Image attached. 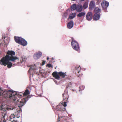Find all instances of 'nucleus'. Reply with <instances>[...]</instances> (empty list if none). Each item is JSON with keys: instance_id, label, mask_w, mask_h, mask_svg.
Returning <instances> with one entry per match:
<instances>
[{"instance_id": "36", "label": "nucleus", "mask_w": 122, "mask_h": 122, "mask_svg": "<svg viewBox=\"0 0 122 122\" xmlns=\"http://www.w3.org/2000/svg\"><path fill=\"white\" fill-rule=\"evenodd\" d=\"M49 57H47V60H48L49 59Z\"/></svg>"}, {"instance_id": "13", "label": "nucleus", "mask_w": 122, "mask_h": 122, "mask_svg": "<svg viewBox=\"0 0 122 122\" xmlns=\"http://www.w3.org/2000/svg\"><path fill=\"white\" fill-rule=\"evenodd\" d=\"M83 9V6L81 4H79L77 5L76 7V11L78 12H81Z\"/></svg>"}, {"instance_id": "23", "label": "nucleus", "mask_w": 122, "mask_h": 122, "mask_svg": "<svg viewBox=\"0 0 122 122\" xmlns=\"http://www.w3.org/2000/svg\"><path fill=\"white\" fill-rule=\"evenodd\" d=\"M68 16V13L66 11L64 12L63 15L62 17V18L65 20L66 19Z\"/></svg>"}, {"instance_id": "25", "label": "nucleus", "mask_w": 122, "mask_h": 122, "mask_svg": "<svg viewBox=\"0 0 122 122\" xmlns=\"http://www.w3.org/2000/svg\"><path fill=\"white\" fill-rule=\"evenodd\" d=\"M94 11L96 13H99L101 11V10L98 7H96L95 8Z\"/></svg>"}, {"instance_id": "38", "label": "nucleus", "mask_w": 122, "mask_h": 122, "mask_svg": "<svg viewBox=\"0 0 122 122\" xmlns=\"http://www.w3.org/2000/svg\"><path fill=\"white\" fill-rule=\"evenodd\" d=\"M64 94H65L64 93V94H63V95H62L63 96V97H64L63 98V99L64 98Z\"/></svg>"}, {"instance_id": "17", "label": "nucleus", "mask_w": 122, "mask_h": 122, "mask_svg": "<svg viewBox=\"0 0 122 122\" xmlns=\"http://www.w3.org/2000/svg\"><path fill=\"white\" fill-rule=\"evenodd\" d=\"M76 15V13H72L69 16V19H72L75 17Z\"/></svg>"}, {"instance_id": "15", "label": "nucleus", "mask_w": 122, "mask_h": 122, "mask_svg": "<svg viewBox=\"0 0 122 122\" xmlns=\"http://www.w3.org/2000/svg\"><path fill=\"white\" fill-rule=\"evenodd\" d=\"M52 75L55 78V79L59 80L60 77L59 75L58 74L56 71H55L52 73Z\"/></svg>"}, {"instance_id": "1", "label": "nucleus", "mask_w": 122, "mask_h": 122, "mask_svg": "<svg viewBox=\"0 0 122 122\" xmlns=\"http://www.w3.org/2000/svg\"><path fill=\"white\" fill-rule=\"evenodd\" d=\"M22 94L13 90H5L4 92L3 88L0 87V96H3L5 98L9 97L11 101L17 105L19 109H15V112L14 114L16 117L18 118L20 117V113L22 112L21 107L24 106L28 100L27 98H23L21 101L19 102V100L22 97Z\"/></svg>"}, {"instance_id": "20", "label": "nucleus", "mask_w": 122, "mask_h": 122, "mask_svg": "<svg viewBox=\"0 0 122 122\" xmlns=\"http://www.w3.org/2000/svg\"><path fill=\"white\" fill-rule=\"evenodd\" d=\"M86 15L85 13L84 12H80L77 15V17H80L82 16H84Z\"/></svg>"}, {"instance_id": "19", "label": "nucleus", "mask_w": 122, "mask_h": 122, "mask_svg": "<svg viewBox=\"0 0 122 122\" xmlns=\"http://www.w3.org/2000/svg\"><path fill=\"white\" fill-rule=\"evenodd\" d=\"M6 115V112L4 113L2 115V117L1 118V121L0 122L3 121V122H7V121L5 119V117Z\"/></svg>"}, {"instance_id": "42", "label": "nucleus", "mask_w": 122, "mask_h": 122, "mask_svg": "<svg viewBox=\"0 0 122 122\" xmlns=\"http://www.w3.org/2000/svg\"><path fill=\"white\" fill-rule=\"evenodd\" d=\"M72 1H75V0H71Z\"/></svg>"}, {"instance_id": "14", "label": "nucleus", "mask_w": 122, "mask_h": 122, "mask_svg": "<svg viewBox=\"0 0 122 122\" xmlns=\"http://www.w3.org/2000/svg\"><path fill=\"white\" fill-rule=\"evenodd\" d=\"M100 14H95L94 16L93 19L94 20L96 21L99 20L100 19Z\"/></svg>"}, {"instance_id": "8", "label": "nucleus", "mask_w": 122, "mask_h": 122, "mask_svg": "<svg viewBox=\"0 0 122 122\" xmlns=\"http://www.w3.org/2000/svg\"><path fill=\"white\" fill-rule=\"evenodd\" d=\"M42 53L40 51H38L36 52L34 54L33 57L35 59H38L41 56Z\"/></svg>"}, {"instance_id": "5", "label": "nucleus", "mask_w": 122, "mask_h": 122, "mask_svg": "<svg viewBox=\"0 0 122 122\" xmlns=\"http://www.w3.org/2000/svg\"><path fill=\"white\" fill-rule=\"evenodd\" d=\"M73 49L75 51L79 53L80 52V48L78 43L75 40H72L71 42Z\"/></svg>"}, {"instance_id": "29", "label": "nucleus", "mask_w": 122, "mask_h": 122, "mask_svg": "<svg viewBox=\"0 0 122 122\" xmlns=\"http://www.w3.org/2000/svg\"><path fill=\"white\" fill-rule=\"evenodd\" d=\"M0 111H6V109L4 108H0Z\"/></svg>"}, {"instance_id": "3", "label": "nucleus", "mask_w": 122, "mask_h": 122, "mask_svg": "<svg viewBox=\"0 0 122 122\" xmlns=\"http://www.w3.org/2000/svg\"><path fill=\"white\" fill-rule=\"evenodd\" d=\"M15 42L18 44L23 46H25L27 44V41L24 39L19 37H15Z\"/></svg>"}, {"instance_id": "27", "label": "nucleus", "mask_w": 122, "mask_h": 122, "mask_svg": "<svg viewBox=\"0 0 122 122\" xmlns=\"http://www.w3.org/2000/svg\"><path fill=\"white\" fill-rule=\"evenodd\" d=\"M85 88V86L84 85H82L79 87V91L80 92L82 90H83Z\"/></svg>"}, {"instance_id": "7", "label": "nucleus", "mask_w": 122, "mask_h": 122, "mask_svg": "<svg viewBox=\"0 0 122 122\" xmlns=\"http://www.w3.org/2000/svg\"><path fill=\"white\" fill-rule=\"evenodd\" d=\"M80 66H76L75 67L76 69L77 70V72L76 73L77 75L79 77L81 76V73L80 71V70H81V69L84 71L86 70V69L85 68H80Z\"/></svg>"}, {"instance_id": "40", "label": "nucleus", "mask_w": 122, "mask_h": 122, "mask_svg": "<svg viewBox=\"0 0 122 122\" xmlns=\"http://www.w3.org/2000/svg\"><path fill=\"white\" fill-rule=\"evenodd\" d=\"M73 91H76V90L75 89H73Z\"/></svg>"}, {"instance_id": "26", "label": "nucleus", "mask_w": 122, "mask_h": 122, "mask_svg": "<svg viewBox=\"0 0 122 122\" xmlns=\"http://www.w3.org/2000/svg\"><path fill=\"white\" fill-rule=\"evenodd\" d=\"M7 109L9 110H15V109H16V107H8L7 108Z\"/></svg>"}, {"instance_id": "39", "label": "nucleus", "mask_w": 122, "mask_h": 122, "mask_svg": "<svg viewBox=\"0 0 122 122\" xmlns=\"http://www.w3.org/2000/svg\"><path fill=\"white\" fill-rule=\"evenodd\" d=\"M68 120H67V118H66V122H68Z\"/></svg>"}, {"instance_id": "30", "label": "nucleus", "mask_w": 122, "mask_h": 122, "mask_svg": "<svg viewBox=\"0 0 122 122\" xmlns=\"http://www.w3.org/2000/svg\"><path fill=\"white\" fill-rule=\"evenodd\" d=\"M47 66L49 67L52 68L53 67L52 65H51V64H47Z\"/></svg>"}, {"instance_id": "34", "label": "nucleus", "mask_w": 122, "mask_h": 122, "mask_svg": "<svg viewBox=\"0 0 122 122\" xmlns=\"http://www.w3.org/2000/svg\"><path fill=\"white\" fill-rule=\"evenodd\" d=\"M45 62H46V61H43L42 62V65L43 66V65H44V64H45Z\"/></svg>"}, {"instance_id": "41", "label": "nucleus", "mask_w": 122, "mask_h": 122, "mask_svg": "<svg viewBox=\"0 0 122 122\" xmlns=\"http://www.w3.org/2000/svg\"><path fill=\"white\" fill-rule=\"evenodd\" d=\"M52 60H54V58L53 57H52Z\"/></svg>"}, {"instance_id": "32", "label": "nucleus", "mask_w": 122, "mask_h": 122, "mask_svg": "<svg viewBox=\"0 0 122 122\" xmlns=\"http://www.w3.org/2000/svg\"><path fill=\"white\" fill-rule=\"evenodd\" d=\"M63 105L64 107H66L67 106L66 103V102H64Z\"/></svg>"}, {"instance_id": "11", "label": "nucleus", "mask_w": 122, "mask_h": 122, "mask_svg": "<svg viewBox=\"0 0 122 122\" xmlns=\"http://www.w3.org/2000/svg\"><path fill=\"white\" fill-rule=\"evenodd\" d=\"M56 110L58 111L62 112L65 111L66 110V109L65 108H64L62 107H61L60 105H58L56 106Z\"/></svg>"}, {"instance_id": "37", "label": "nucleus", "mask_w": 122, "mask_h": 122, "mask_svg": "<svg viewBox=\"0 0 122 122\" xmlns=\"http://www.w3.org/2000/svg\"><path fill=\"white\" fill-rule=\"evenodd\" d=\"M81 1L83 2L85 0H80Z\"/></svg>"}, {"instance_id": "10", "label": "nucleus", "mask_w": 122, "mask_h": 122, "mask_svg": "<svg viewBox=\"0 0 122 122\" xmlns=\"http://www.w3.org/2000/svg\"><path fill=\"white\" fill-rule=\"evenodd\" d=\"M92 13L91 12H88L86 15V19L88 21H91L92 19Z\"/></svg>"}, {"instance_id": "33", "label": "nucleus", "mask_w": 122, "mask_h": 122, "mask_svg": "<svg viewBox=\"0 0 122 122\" xmlns=\"http://www.w3.org/2000/svg\"><path fill=\"white\" fill-rule=\"evenodd\" d=\"M71 82H69L68 84V87H71Z\"/></svg>"}, {"instance_id": "28", "label": "nucleus", "mask_w": 122, "mask_h": 122, "mask_svg": "<svg viewBox=\"0 0 122 122\" xmlns=\"http://www.w3.org/2000/svg\"><path fill=\"white\" fill-rule=\"evenodd\" d=\"M29 91L28 89H26L25 92L24 93L23 95L26 96L29 94Z\"/></svg>"}, {"instance_id": "18", "label": "nucleus", "mask_w": 122, "mask_h": 122, "mask_svg": "<svg viewBox=\"0 0 122 122\" xmlns=\"http://www.w3.org/2000/svg\"><path fill=\"white\" fill-rule=\"evenodd\" d=\"M58 74L61 77L63 78H64L65 77V76H67L66 74V73H64L62 72H59L58 73Z\"/></svg>"}, {"instance_id": "22", "label": "nucleus", "mask_w": 122, "mask_h": 122, "mask_svg": "<svg viewBox=\"0 0 122 122\" xmlns=\"http://www.w3.org/2000/svg\"><path fill=\"white\" fill-rule=\"evenodd\" d=\"M88 3L87 2H85L84 3L83 7L84 9H86L88 7Z\"/></svg>"}, {"instance_id": "35", "label": "nucleus", "mask_w": 122, "mask_h": 122, "mask_svg": "<svg viewBox=\"0 0 122 122\" xmlns=\"http://www.w3.org/2000/svg\"><path fill=\"white\" fill-rule=\"evenodd\" d=\"M12 122H17V121H15V120H13Z\"/></svg>"}, {"instance_id": "6", "label": "nucleus", "mask_w": 122, "mask_h": 122, "mask_svg": "<svg viewBox=\"0 0 122 122\" xmlns=\"http://www.w3.org/2000/svg\"><path fill=\"white\" fill-rule=\"evenodd\" d=\"M109 5V3L107 1H105V2L103 1L101 3V5L103 8V9L105 12H108L107 8L108 7Z\"/></svg>"}, {"instance_id": "2", "label": "nucleus", "mask_w": 122, "mask_h": 122, "mask_svg": "<svg viewBox=\"0 0 122 122\" xmlns=\"http://www.w3.org/2000/svg\"><path fill=\"white\" fill-rule=\"evenodd\" d=\"M15 55V52L11 50L8 51L7 55L4 57H2L0 61V64L5 66L7 65L8 68H10L12 66V63L10 61L15 62L16 60L19 58L16 56H14Z\"/></svg>"}, {"instance_id": "43", "label": "nucleus", "mask_w": 122, "mask_h": 122, "mask_svg": "<svg viewBox=\"0 0 122 122\" xmlns=\"http://www.w3.org/2000/svg\"><path fill=\"white\" fill-rule=\"evenodd\" d=\"M68 98H67V99L68 100Z\"/></svg>"}, {"instance_id": "16", "label": "nucleus", "mask_w": 122, "mask_h": 122, "mask_svg": "<svg viewBox=\"0 0 122 122\" xmlns=\"http://www.w3.org/2000/svg\"><path fill=\"white\" fill-rule=\"evenodd\" d=\"M73 25L74 23L73 21H70L67 25V28L69 29H71L73 27Z\"/></svg>"}, {"instance_id": "21", "label": "nucleus", "mask_w": 122, "mask_h": 122, "mask_svg": "<svg viewBox=\"0 0 122 122\" xmlns=\"http://www.w3.org/2000/svg\"><path fill=\"white\" fill-rule=\"evenodd\" d=\"M77 5L76 4H73L71 6V10H76Z\"/></svg>"}, {"instance_id": "24", "label": "nucleus", "mask_w": 122, "mask_h": 122, "mask_svg": "<svg viewBox=\"0 0 122 122\" xmlns=\"http://www.w3.org/2000/svg\"><path fill=\"white\" fill-rule=\"evenodd\" d=\"M41 92L42 91L41 90H39L36 91V93L39 96L42 97V95L41 94Z\"/></svg>"}, {"instance_id": "31", "label": "nucleus", "mask_w": 122, "mask_h": 122, "mask_svg": "<svg viewBox=\"0 0 122 122\" xmlns=\"http://www.w3.org/2000/svg\"><path fill=\"white\" fill-rule=\"evenodd\" d=\"M5 106V105L4 104H1L0 106V108H4L3 107Z\"/></svg>"}, {"instance_id": "12", "label": "nucleus", "mask_w": 122, "mask_h": 122, "mask_svg": "<svg viewBox=\"0 0 122 122\" xmlns=\"http://www.w3.org/2000/svg\"><path fill=\"white\" fill-rule=\"evenodd\" d=\"M95 2L93 1H91L90 3L89 8L90 10H92L95 7Z\"/></svg>"}, {"instance_id": "9", "label": "nucleus", "mask_w": 122, "mask_h": 122, "mask_svg": "<svg viewBox=\"0 0 122 122\" xmlns=\"http://www.w3.org/2000/svg\"><path fill=\"white\" fill-rule=\"evenodd\" d=\"M58 122H59L61 121V122H66V117L65 116L60 117L59 114H58Z\"/></svg>"}, {"instance_id": "4", "label": "nucleus", "mask_w": 122, "mask_h": 122, "mask_svg": "<svg viewBox=\"0 0 122 122\" xmlns=\"http://www.w3.org/2000/svg\"><path fill=\"white\" fill-rule=\"evenodd\" d=\"M39 64L40 63L38 62L34 64V66H31L28 71L29 72L32 73V75H33L34 73L37 74L38 72L37 69L38 67L37 65Z\"/></svg>"}]
</instances>
